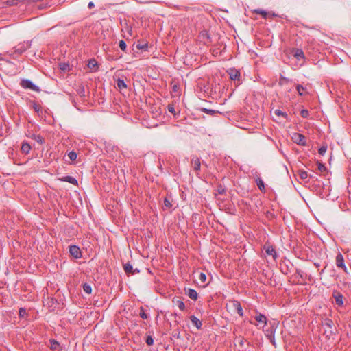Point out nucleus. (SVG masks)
Returning <instances> with one entry per match:
<instances>
[{
    "instance_id": "obj_21",
    "label": "nucleus",
    "mask_w": 351,
    "mask_h": 351,
    "mask_svg": "<svg viewBox=\"0 0 351 351\" xmlns=\"http://www.w3.org/2000/svg\"><path fill=\"white\" fill-rule=\"evenodd\" d=\"M274 114L276 116H277L278 117H279V118H280V117H282V118H284V119H287H287H288V115H287V114L286 112H285L281 111V110H279V109H276V110H274Z\"/></svg>"
},
{
    "instance_id": "obj_5",
    "label": "nucleus",
    "mask_w": 351,
    "mask_h": 351,
    "mask_svg": "<svg viewBox=\"0 0 351 351\" xmlns=\"http://www.w3.org/2000/svg\"><path fill=\"white\" fill-rule=\"evenodd\" d=\"M263 250L265 251L266 254L269 256H272L274 260H276L277 258V252L274 248V247L271 245L269 243H265L263 245Z\"/></svg>"
},
{
    "instance_id": "obj_6",
    "label": "nucleus",
    "mask_w": 351,
    "mask_h": 351,
    "mask_svg": "<svg viewBox=\"0 0 351 351\" xmlns=\"http://www.w3.org/2000/svg\"><path fill=\"white\" fill-rule=\"evenodd\" d=\"M322 326L326 328L325 333H328L327 336H330L333 334V322L328 319L326 318L322 322Z\"/></svg>"
},
{
    "instance_id": "obj_24",
    "label": "nucleus",
    "mask_w": 351,
    "mask_h": 351,
    "mask_svg": "<svg viewBox=\"0 0 351 351\" xmlns=\"http://www.w3.org/2000/svg\"><path fill=\"white\" fill-rule=\"evenodd\" d=\"M136 48L140 50H147L148 48V43L147 42H138L136 44Z\"/></svg>"
},
{
    "instance_id": "obj_9",
    "label": "nucleus",
    "mask_w": 351,
    "mask_h": 351,
    "mask_svg": "<svg viewBox=\"0 0 351 351\" xmlns=\"http://www.w3.org/2000/svg\"><path fill=\"white\" fill-rule=\"evenodd\" d=\"M69 252L71 255L75 258H80L82 256L81 250L77 245L70 246Z\"/></svg>"
},
{
    "instance_id": "obj_51",
    "label": "nucleus",
    "mask_w": 351,
    "mask_h": 351,
    "mask_svg": "<svg viewBox=\"0 0 351 351\" xmlns=\"http://www.w3.org/2000/svg\"><path fill=\"white\" fill-rule=\"evenodd\" d=\"M68 154H76V153L74 151H71Z\"/></svg>"
},
{
    "instance_id": "obj_7",
    "label": "nucleus",
    "mask_w": 351,
    "mask_h": 351,
    "mask_svg": "<svg viewBox=\"0 0 351 351\" xmlns=\"http://www.w3.org/2000/svg\"><path fill=\"white\" fill-rule=\"evenodd\" d=\"M228 73L230 76V78L232 80H234V81H237V80L239 81L240 80L241 73L239 70H237L235 69H230L228 71Z\"/></svg>"
},
{
    "instance_id": "obj_3",
    "label": "nucleus",
    "mask_w": 351,
    "mask_h": 351,
    "mask_svg": "<svg viewBox=\"0 0 351 351\" xmlns=\"http://www.w3.org/2000/svg\"><path fill=\"white\" fill-rule=\"evenodd\" d=\"M31 46V42L26 41L21 43H19L18 45L14 47V53L18 54H21L25 52L27 49H28Z\"/></svg>"
},
{
    "instance_id": "obj_29",
    "label": "nucleus",
    "mask_w": 351,
    "mask_h": 351,
    "mask_svg": "<svg viewBox=\"0 0 351 351\" xmlns=\"http://www.w3.org/2000/svg\"><path fill=\"white\" fill-rule=\"evenodd\" d=\"M200 111H202L203 112H205V113H206L207 114H209V115H214L215 113L219 112L218 111H215V110H213L208 109V108H200Z\"/></svg>"
},
{
    "instance_id": "obj_34",
    "label": "nucleus",
    "mask_w": 351,
    "mask_h": 351,
    "mask_svg": "<svg viewBox=\"0 0 351 351\" xmlns=\"http://www.w3.org/2000/svg\"><path fill=\"white\" fill-rule=\"evenodd\" d=\"M317 169L319 171L324 172L325 171H326V167H325V165L324 164H322V162H320L319 161L317 162Z\"/></svg>"
},
{
    "instance_id": "obj_2",
    "label": "nucleus",
    "mask_w": 351,
    "mask_h": 351,
    "mask_svg": "<svg viewBox=\"0 0 351 351\" xmlns=\"http://www.w3.org/2000/svg\"><path fill=\"white\" fill-rule=\"evenodd\" d=\"M21 86L25 89H30L35 92L39 93L40 89L36 86L31 80H23L20 83Z\"/></svg>"
},
{
    "instance_id": "obj_43",
    "label": "nucleus",
    "mask_w": 351,
    "mask_h": 351,
    "mask_svg": "<svg viewBox=\"0 0 351 351\" xmlns=\"http://www.w3.org/2000/svg\"><path fill=\"white\" fill-rule=\"evenodd\" d=\"M164 204L166 207H168V208L171 206V204L170 201L168 200L167 198L165 199Z\"/></svg>"
},
{
    "instance_id": "obj_4",
    "label": "nucleus",
    "mask_w": 351,
    "mask_h": 351,
    "mask_svg": "<svg viewBox=\"0 0 351 351\" xmlns=\"http://www.w3.org/2000/svg\"><path fill=\"white\" fill-rule=\"evenodd\" d=\"M291 140L299 145H305V136L300 133L294 132L291 135Z\"/></svg>"
},
{
    "instance_id": "obj_22",
    "label": "nucleus",
    "mask_w": 351,
    "mask_h": 351,
    "mask_svg": "<svg viewBox=\"0 0 351 351\" xmlns=\"http://www.w3.org/2000/svg\"><path fill=\"white\" fill-rule=\"evenodd\" d=\"M117 85L119 90H123L127 88V84L125 81L122 79H118L117 81Z\"/></svg>"
},
{
    "instance_id": "obj_48",
    "label": "nucleus",
    "mask_w": 351,
    "mask_h": 351,
    "mask_svg": "<svg viewBox=\"0 0 351 351\" xmlns=\"http://www.w3.org/2000/svg\"><path fill=\"white\" fill-rule=\"evenodd\" d=\"M112 152H118V147H113V148H112Z\"/></svg>"
},
{
    "instance_id": "obj_44",
    "label": "nucleus",
    "mask_w": 351,
    "mask_h": 351,
    "mask_svg": "<svg viewBox=\"0 0 351 351\" xmlns=\"http://www.w3.org/2000/svg\"><path fill=\"white\" fill-rule=\"evenodd\" d=\"M94 7H95V4L93 3V2L90 1V2H89V3H88V8L89 9H92V8H93Z\"/></svg>"
},
{
    "instance_id": "obj_23",
    "label": "nucleus",
    "mask_w": 351,
    "mask_h": 351,
    "mask_svg": "<svg viewBox=\"0 0 351 351\" xmlns=\"http://www.w3.org/2000/svg\"><path fill=\"white\" fill-rule=\"evenodd\" d=\"M296 90L300 96L304 95L306 93V88L300 84L296 86Z\"/></svg>"
},
{
    "instance_id": "obj_19",
    "label": "nucleus",
    "mask_w": 351,
    "mask_h": 351,
    "mask_svg": "<svg viewBox=\"0 0 351 351\" xmlns=\"http://www.w3.org/2000/svg\"><path fill=\"white\" fill-rule=\"evenodd\" d=\"M88 67L92 70V71H97L98 68L97 62L95 59H91L88 61Z\"/></svg>"
},
{
    "instance_id": "obj_40",
    "label": "nucleus",
    "mask_w": 351,
    "mask_h": 351,
    "mask_svg": "<svg viewBox=\"0 0 351 351\" xmlns=\"http://www.w3.org/2000/svg\"><path fill=\"white\" fill-rule=\"evenodd\" d=\"M327 151V146L322 145L319 148L318 154H325Z\"/></svg>"
},
{
    "instance_id": "obj_10",
    "label": "nucleus",
    "mask_w": 351,
    "mask_h": 351,
    "mask_svg": "<svg viewBox=\"0 0 351 351\" xmlns=\"http://www.w3.org/2000/svg\"><path fill=\"white\" fill-rule=\"evenodd\" d=\"M124 271L127 274H134L138 273L139 270L137 269H133L132 265L130 263H126L123 265Z\"/></svg>"
},
{
    "instance_id": "obj_38",
    "label": "nucleus",
    "mask_w": 351,
    "mask_h": 351,
    "mask_svg": "<svg viewBox=\"0 0 351 351\" xmlns=\"http://www.w3.org/2000/svg\"><path fill=\"white\" fill-rule=\"evenodd\" d=\"M119 45L121 50L125 51L126 49L127 45L124 40H120Z\"/></svg>"
},
{
    "instance_id": "obj_11",
    "label": "nucleus",
    "mask_w": 351,
    "mask_h": 351,
    "mask_svg": "<svg viewBox=\"0 0 351 351\" xmlns=\"http://www.w3.org/2000/svg\"><path fill=\"white\" fill-rule=\"evenodd\" d=\"M254 319L257 322L263 324L264 326L267 324V317L260 313H256V315L254 317Z\"/></svg>"
},
{
    "instance_id": "obj_13",
    "label": "nucleus",
    "mask_w": 351,
    "mask_h": 351,
    "mask_svg": "<svg viewBox=\"0 0 351 351\" xmlns=\"http://www.w3.org/2000/svg\"><path fill=\"white\" fill-rule=\"evenodd\" d=\"M190 320L191 321L192 324L197 328L200 329L202 324V322L195 315H191L190 316Z\"/></svg>"
},
{
    "instance_id": "obj_17",
    "label": "nucleus",
    "mask_w": 351,
    "mask_h": 351,
    "mask_svg": "<svg viewBox=\"0 0 351 351\" xmlns=\"http://www.w3.org/2000/svg\"><path fill=\"white\" fill-rule=\"evenodd\" d=\"M61 181L67 182L69 183H71L73 185H77V180L71 176H65L60 179Z\"/></svg>"
},
{
    "instance_id": "obj_15",
    "label": "nucleus",
    "mask_w": 351,
    "mask_h": 351,
    "mask_svg": "<svg viewBox=\"0 0 351 351\" xmlns=\"http://www.w3.org/2000/svg\"><path fill=\"white\" fill-rule=\"evenodd\" d=\"M77 156V155H64L63 160L66 163L71 164L76 160Z\"/></svg>"
},
{
    "instance_id": "obj_30",
    "label": "nucleus",
    "mask_w": 351,
    "mask_h": 351,
    "mask_svg": "<svg viewBox=\"0 0 351 351\" xmlns=\"http://www.w3.org/2000/svg\"><path fill=\"white\" fill-rule=\"evenodd\" d=\"M83 290L85 293H86L88 294H90L92 292L91 286L87 283H84L83 285Z\"/></svg>"
},
{
    "instance_id": "obj_39",
    "label": "nucleus",
    "mask_w": 351,
    "mask_h": 351,
    "mask_svg": "<svg viewBox=\"0 0 351 351\" xmlns=\"http://www.w3.org/2000/svg\"><path fill=\"white\" fill-rule=\"evenodd\" d=\"M300 115L303 118H307L309 116V112L306 109H303L300 112Z\"/></svg>"
},
{
    "instance_id": "obj_33",
    "label": "nucleus",
    "mask_w": 351,
    "mask_h": 351,
    "mask_svg": "<svg viewBox=\"0 0 351 351\" xmlns=\"http://www.w3.org/2000/svg\"><path fill=\"white\" fill-rule=\"evenodd\" d=\"M139 315L143 319H147L148 316H147V313H145V309H144L143 307H141L140 308Z\"/></svg>"
},
{
    "instance_id": "obj_12",
    "label": "nucleus",
    "mask_w": 351,
    "mask_h": 351,
    "mask_svg": "<svg viewBox=\"0 0 351 351\" xmlns=\"http://www.w3.org/2000/svg\"><path fill=\"white\" fill-rule=\"evenodd\" d=\"M293 55L298 60L304 59V52L300 49H294L293 51Z\"/></svg>"
},
{
    "instance_id": "obj_50",
    "label": "nucleus",
    "mask_w": 351,
    "mask_h": 351,
    "mask_svg": "<svg viewBox=\"0 0 351 351\" xmlns=\"http://www.w3.org/2000/svg\"><path fill=\"white\" fill-rule=\"evenodd\" d=\"M128 34H130V36H132V28H130V29L128 30Z\"/></svg>"
},
{
    "instance_id": "obj_14",
    "label": "nucleus",
    "mask_w": 351,
    "mask_h": 351,
    "mask_svg": "<svg viewBox=\"0 0 351 351\" xmlns=\"http://www.w3.org/2000/svg\"><path fill=\"white\" fill-rule=\"evenodd\" d=\"M191 165L195 171H199L200 169V166H201V163H200V160H199V158H197V157L193 158L191 160Z\"/></svg>"
},
{
    "instance_id": "obj_46",
    "label": "nucleus",
    "mask_w": 351,
    "mask_h": 351,
    "mask_svg": "<svg viewBox=\"0 0 351 351\" xmlns=\"http://www.w3.org/2000/svg\"><path fill=\"white\" fill-rule=\"evenodd\" d=\"M225 192V189L221 188V187H219L218 189V193H220V194H223V193Z\"/></svg>"
},
{
    "instance_id": "obj_32",
    "label": "nucleus",
    "mask_w": 351,
    "mask_h": 351,
    "mask_svg": "<svg viewBox=\"0 0 351 351\" xmlns=\"http://www.w3.org/2000/svg\"><path fill=\"white\" fill-rule=\"evenodd\" d=\"M34 140L40 144H43L44 143V138L40 134H34L33 135Z\"/></svg>"
},
{
    "instance_id": "obj_8",
    "label": "nucleus",
    "mask_w": 351,
    "mask_h": 351,
    "mask_svg": "<svg viewBox=\"0 0 351 351\" xmlns=\"http://www.w3.org/2000/svg\"><path fill=\"white\" fill-rule=\"evenodd\" d=\"M336 265L337 267L343 269L345 272L347 271V268L344 264V259L341 253H339L336 256Z\"/></svg>"
},
{
    "instance_id": "obj_26",
    "label": "nucleus",
    "mask_w": 351,
    "mask_h": 351,
    "mask_svg": "<svg viewBox=\"0 0 351 351\" xmlns=\"http://www.w3.org/2000/svg\"><path fill=\"white\" fill-rule=\"evenodd\" d=\"M256 182L257 186L260 189V191H265V184H264V182L263 181V180L260 178H258L256 180Z\"/></svg>"
},
{
    "instance_id": "obj_47",
    "label": "nucleus",
    "mask_w": 351,
    "mask_h": 351,
    "mask_svg": "<svg viewBox=\"0 0 351 351\" xmlns=\"http://www.w3.org/2000/svg\"><path fill=\"white\" fill-rule=\"evenodd\" d=\"M34 108L35 111H36V112H38V111H39V110H40V107H39V106H38V105H37V104H35V105H34Z\"/></svg>"
},
{
    "instance_id": "obj_49",
    "label": "nucleus",
    "mask_w": 351,
    "mask_h": 351,
    "mask_svg": "<svg viewBox=\"0 0 351 351\" xmlns=\"http://www.w3.org/2000/svg\"><path fill=\"white\" fill-rule=\"evenodd\" d=\"M301 273H302V271H301L300 270H298V271H297V274H298V275H300V276L302 277V274H301Z\"/></svg>"
},
{
    "instance_id": "obj_41",
    "label": "nucleus",
    "mask_w": 351,
    "mask_h": 351,
    "mask_svg": "<svg viewBox=\"0 0 351 351\" xmlns=\"http://www.w3.org/2000/svg\"><path fill=\"white\" fill-rule=\"evenodd\" d=\"M167 108H168L169 112H170L173 114H175V108H174L173 105H171V104L168 105Z\"/></svg>"
},
{
    "instance_id": "obj_35",
    "label": "nucleus",
    "mask_w": 351,
    "mask_h": 351,
    "mask_svg": "<svg viewBox=\"0 0 351 351\" xmlns=\"http://www.w3.org/2000/svg\"><path fill=\"white\" fill-rule=\"evenodd\" d=\"M19 317L21 318H23L27 315V311H26L25 308H19Z\"/></svg>"
},
{
    "instance_id": "obj_16",
    "label": "nucleus",
    "mask_w": 351,
    "mask_h": 351,
    "mask_svg": "<svg viewBox=\"0 0 351 351\" xmlns=\"http://www.w3.org/2000/svg\"><path fill=\"white\" fill-rule=\"evenodd\" d=\"M187 295L193 300H197L198 298L197 292L193 289H189L186 293Z\"/></svg>"
},
{
    "instance_id": "obj_42",
    "label": "nucleus",
    "mask_w": 351,
    "mask_h": 351,
    "mask_svg": "<svg viewBox=\"0 0 351 351\" xmlns=\"http://www.w3.org/2000/svg\"><path fill=\"white\" fill-rule=\"evenodd\" d=\"M288 81H289V80H288V79H287L285 77H282V76H281V77H280L279 84H280V85H282L284 82H288Z\"/></svg>"
},
{
    "instance_id": "obj_25",
    "label": "nucleus",
    "mask_w": 351,
    "mask_h": 351,
    "mask_svg": "<svg viewBox=\"0 0 351 351\" xmlns=\"http://www.w3.org/2000/svg\"><path fill=\"white\" fill-rule=\"evenodd\" d=\"M31 149V146L27 143H23L21 145V151L23 154H28Z\"/></svg>"
},
{
    "instance_id": "obj_36",
    "label": "nucleus",
    "mask_w": 351,
    "mask_h": 351,
    "mask_svg": "<svg viewBox=\"0 0 351 351\" xmlns=\"http://www.w3.org/2000/svg\"><path fill=\"white\" fill-rule=\"evenodd\" d=\"M145 342H146V343L148 346L153 345L154 344V339H153V337L151 335L147 336Z\"/></svg>"
},
{
    "instance_id": "obj_45",
    "label": "nucleus",
    "mask_w": 351,
    "mask_h": 351,
    "mask_svg": "<svg viewBox=\"0 0 351 351\" xmlns=\"http://www.w3.org/2000/svg\"><path fill=\"white\" fill-rule=\"evenodd\" d=\"M79 94L81 95V96H84V88H80V90H79Z\"/></svg>"
},
{
    "instance_id": "obj_27",
    "label": "nucleus",
    "mask_w": 351,
    "mask_h": 351,
    "mask_svg": "<svg viewBox=\"0 0 351 351\" xmlns=\"http://www.w3.org/2000/svg\"><path fill=\"white\" fill-rule=\"evenodd\" d=\"M50 345H51V349L56 351V350H58L59 349V343L58 341H56V340L54 339H51L50 340Z\"/></svg>"
},
{
    "instance_id": "obj_18",
    "label": "nucleus",
    "mask_w": 351,
    "mask_h": 351,
    "mask_svg": "<svg viewBox=\"0 0 351 351\" xmlns=\"http://www.w3.org/2000/svg\"><path fill=\"white\" fill-rule=\"evenodd\" d=\"M333 296L335 298L336 304H337L339 306H341L343 304V295L341 293H337L336 294H334Z\"/></svg>"
},
{
    "instance_id": "obj_28",
    "label": "nucleus",
    "mask_w": 351,
    "mask_h": 351,
    "mask_svg": "<svg viewBox=\"0 0 351 351\" xmlns=\"http://www.w3.org/2000/svg\"><path fill=\"white\" fill-rule=\"evenodd\" d=\"M298 175L300 179L302 180H306L308 176V173L306 171H302V170H299L298 171Z\"/></svg>"
},
{
    "instance_id": "obj_1",
    "label": "nucleus",
    "mask_w": 351,
    "mask_h": 351,
    "mask_svg": "<svg viewBox=\"0 0 351 351\" xmlns=\"http://www.w3.org/2000/svg\"><path fill=\"white\" fill-rule=\"evenodd\" d=\"M227 308L232 313H237L240 316L243 315V311L241 303L237 300H230L227 304Z\"/></svg>"
},
{
    "instance_id": "obj_31",
    "label": "nucleus",
    "mask_w": 351,
    "mask_h": 351,
    "mask_svg": "<svg viewBox=\"0 0 351 351\" xmlns=\"http://www.w3.org/2000/svg\"><path fill=\"white\" fill-rule=\"evenodd\" d=\"M254 12L262 15V16L264 19H267V13L265 10H261V9H256V10H254Z\"/></svg>"
},
{
    "instance_id": "obj_37",
    "label": "nucleus",
    "mask_w": 351,
    "mask_h": 351,
    "mask_svg": "<svg viewBox=\"0 0 351 351\" xmlns=\"http://www.w3.org/2000/svg\"><path fill=\"white\" fill-rule=\"evenodd\" d=\"M199 281L202 283H204L206 280V276L204 273H200L198 277Z\"/></svg>"
},
{
    "instance_id": "obj_20",
    "label": "nucleus",
    "mask_w": 351,
    "mask_h": 351,
    "mask_svg": "<svg viewBox=\"0 0 351 351\" xmlns=\"http://www.w3.org/2000/svg\"><path fill=\"white\" fill-rule=\"evenodd\" d=\"M172 301L173 303L175 304L180 310L184 311L185 309V304L182 300L173 298Z\"/></svg>"
}]
</instances>
